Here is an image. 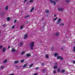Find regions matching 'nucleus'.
Returning a JSON list of instances; mask_svg holds the SVG:
<instances>
[{"mask_svg": "<svg viewBox=\"0 0 75 75\" xmlns=\"http://www.w3.org/2000/svg\"><path fill=\"white\" fill-rule=\"evenodd\" d=\"M34 43L33 42H32L30 43V49L31 50H33V47H34Z\"/></svg>", "mask_w": 75, "mask_h": 75, "instance_id": "nucleus-1", "label": "nucleus"}, {"mask_svg": "<svg viewBox=\"0 0 75 75\" xmlns=\"http://www.w3.org/2000/svg\"><path fill=\"white\" fill-rule=\"evenodd\" d=\"M57 9L58 11H63L64 10V9L62 8L58 7L57 8Z\"/></svg>", "mask_w": 75, "mask_h": 75, "instance_id": "nucleus-2", "label": "nucleus"}, {"mask_svg": "<svg viewBox=\"0 0 75 75\" xmlns=\"http://www.w3.org/2000/svg\"><path fill=\"white\" fill-rule=\"evenodd\" d=\"M51 3L52 4V3H54V5H55L56 4V2H55V1H52V0H50Z\"/></svg>", "mask_w": 75, "mask_h": 75, "instance_id": "nucleus-3", "label": "nucleus"}, {"mask_svg": "<svg viewBox=\"0 0 75 75\" xmlns=\"http://www.w3.org/2000/svg\"><path fill=\"white\" fill-rule=\"evenodd\" d=\"M61 19L60 18H59L58 20V21L57 22V24H60V23H61Z\"/></svg>", "mask_w": 75, "mask_h": 75, "instance_id": "nucleus-4", "label": "nucleus"}, {"mask_svg": "<svg viewBox=\"0 0 75 75\" xmlns=\"http://www.w3.org/2000/svg\"><path fill=\"white\" fill-rule=\"evenodd\" d=\"M26 55L27 57V58L29 57H31V55L30 53L26 54Z\"/></svg>", "mask_w": 75, "mask_h": 75, "instance_id": "nucleus-5", "label": "nucleus"}, {"mask_svg": "<svg viewBox=\"0 0 75 75\" xmlns=\"http://www.w3.org/2000/svg\"><path fill=\"white\" fill-rule=\"evenodd\" d=\"M6 49L5 47L3 48L2 49V51L3 52H6Z\"/></svg>", "mask_w": 75, "mask_h": 75, "instance_id": "nucleus-6", "label": "nucleus"}, {"mask_svg": "<svg viewBox=\"0 0 75 75\" xmlns=\"http://www.w3.org/2000/svg\"><path fill=\"white\" fill-rule=\"evenodd\" d=\"M65 71L64 69H63L60 72H61L62 74H63V73H64V72H65Z\"/></svg>", "mask_w": 75, "mask_h": 75, "instance_id": "nucleus-7", "label": "nucleus"}, {"mask_svg": "<svg viewBox=\"0 0 75 75\" xmlns=\"http://www.w3.org/2000/svg\"><path fill=\"white\" fill-rule=\"evenodd\" d=\"M59 33L58 32L56 33H55V35L56 36H58L59 35Z\"/></svg>", "mask_w": 75, "mask_h": 75, "instance_id": "nucleus-8", "label": "nucleus"}, {"mask_svg": "<svg viewBox=\"0 0 75 75\" xmlns=\"http://www.w3.org/2000/svg\"><path fill=\"white\" fill-rule=\"evenodd\" d=\"M34 10V7H33L30 10V11L31 12H32V11H33V10Z\"/></svg>", "mask_w": 75, "mask_h": 75, "instance_id": "nucleus-9", "label": "nucleus"}, {"mask_svg": "<svg viewBox=\"0 0 75 75\" xmlns=\"http://www.w3.org/2000/svg\"><path fill=\"white\" fill-rule=\"evenodd\" d=\"M19 62V61H15L14 62V63L15 64H17V63H18Z\"/></svg>", "mask_w": 75, "mask_h": 75, "instance_id": "nucleus-10", "label": "nucleus"}, {"mask_svg": "<svg viewBox=\"0 0 75 75\" xmlns=\"http://www.w3.org/2000/svg\"><path fill=\"white\" fill-rule=\"evenodd\" d=\"M27 37V34L25 35V36H24V39H26Z\"/></svg>", "mask_w": 75, "mask_h": 75, "instance_id": "nucleus-11", "label": "nucleus"}, {"mask_svg": "<svg viewBox=\"0 0 75 75\" xmlns=\"http://www.w3.org/2000/svg\"><path fill=\"white\" fill-rule=\"evenodd\" d=\"M16 50L14 49V48H12L11 50L12 52H14V51H16Z\"/></svg>", "mask_w": 75, "mask_h": 75, "instance_id": "nucleus-12", "label": "nucleus"}, {"mask_svg": "<svg viewBox=\"0 0 75 75\" xmlns=\"http://www.w3.org/2000/svg\"><path fill=\"white\" fill-rule=\"evenodd\" d=\"M66 1L67 3H69L70 2V0H66Z\"/></svg>", "mask_w": 75, "mask_h": 75, "instance_id": "nucleus-13", "label": "nucleus"}, {"mask_svg": "<svg viewBox=\"0 0 75 75\" xmlns=\"http://www.w3.org/2000/svg\"><path fill=\"white\" fill-rule=\"evenodd\" d=\"M30 17V16L29 15L26 16L25 17V18H29Z\"/></svg>", "mask_w": 75, "mask_h": 75, "instance_id": "nucleus-14", "label": "nucleus"}, {"mask_svg": "<svg viewBox=\"0 0 75 75\" xmlns=\"http://www.w3.org/2000/svg\"><path fill=\"white\" fill-rule=\"evenodd\" d=\"M45 57L46 58H48V57H49V56H48V54H46Z\"/></svg>", "mask_w": 75, "mask_h": 75, "instance_id": "nucleus-15", "label": "nucleus"}, {"mask_svg": "<svg viewBox=\"0 0 75 75\" xmlns=\"http://www.w3.org/2000/svg\"><path fill=\"white\" fill-rule=\"evenodd\" d=\"M23 42H22L21 43H20V46L22 47V46L23 45Z\"/></svg>", "mask_w": 75, "mask_h": 75, "instance_id": "nucleus-16", "label": "nucleus"}, {"mask_svg": "<svg viewBox=\"0 0 75 75\" xmlns=\"http://www.w3.org/2000/svg\"><path fill=\"white\" fill-rule=\"evenodd\" d=\"M58 68V66H54L53 67L54 69H57V68Z\"/></svg>", "mask_w": 75, "mask_h": 75, "instance_id": "nucleus-17", "label": "nucleus"}, {"mask_svg": "<svg viewBox=\"0 0 75 75\" xmlns=\"http://www.w3.org/2000/svg\"><path fill=\"white\" fill-rule=\"evenodd\" d=\"M60 70H61L60 69V68H58L57 69V71L58 72H61Z\"/></svg>", "mask_w": 75, "mask_h": 75, "instance_id": "nucleus-18", "label": "nucleus"}, {"mask_svg": "<svg viewBox=\"0 0 75 75\" xmlns=\"http://www.w3.org/2000/svg\"><path fill=\"white\" fill-rule=\"evenodd\" d=\"M27 66V64H24L23 65V68H25V67H26Z\"/></svg>", "mask_w": 75, "mask_h": 75, "instance_id": "nucleus-19", "label": "nucleus"}, {"mask_svg": "<svg viewBox=\"0 0 75 75\" xmlns=\"http://www.w3.org/2000/svg\"><path fill=\"white\" fill-rule=\"evenodd\" d=\"M25 54V51L23 52H22V53L21 54V55H24Z\"/></svg>", "mask_w": 75, "mask_h": 75, "instance_id": "nucleus-20", "label": "nucleus"}, {"mask_svg": "<svg viewBox=\"0 0 75 75\" xmlns=\"http://www.w3.org/2000/svg\"><path fill=\"white\" fill-rule=\"evenodd\" d=\"M45 69H43V70H42V72L43 73H44L45 72Z\"/></svg>", "mask_w": 75, "mask_h": 75, "instance_id": "nucleus-21", "label": "nucleus"}, {"mask_svg": "<svg viewBox=\"0 0 75 75\" xmlns=\"http://www.w3.org/2000/svg\"><path fill=\"white\" fill-rule=\"evenodd\" d=\"M57 58L58 59H60V58H61V57L59 56H58L57 57Z\"/></svg>", "mask_w": 75, "mask_h": 75, "instance_id": "nucleus-22", "label": "nucleus"}, {"mask_svg": "<svg viewBox=\"0 0 75 75\" xmlns=\"http://www.w3.org/2000/svg\"><path fill=\"white\" fill-rule=\"evenodd\" d=\"M33 65L34 64H30L29 66V68H31V67H33Z\"/></svg>", "mask_w": 75, "mask_h": 75, "instance_id": "nucleus-23", "label": "nucleus"}, {"mask_svg": "<svg viewBox=\"0 0 75 75\" xmlns=\"http://www.w3.org/2000/svg\"><path fill=\"white\" fill-rule=\"evenodd\" d=\"M23 27H24V25H22L21 27H20V29H21V30H22L23 28Z\"/></svg>", "mask_w": 75, "mask_h": 75, "instance_id": "nucleus-24", "label": "nucleus"}, {"mask_svg": "<svg viewBox=\"0 0 75 75\" xmlns=\"http://www.w3.org/2000/svg\"><path fill=\"white\" fill-rule=\"evenodd\" d=\"M45 12L46 13H49V10H47Z\"/></svg>", "mask_w": 75, "mask_h": 75, "instance_id": "nucleus-25", "label": "nucleus"}, {"mask_svg": "<svg viewBox=\"0 0 75 75\" xmlns=\"http://www.w3.org/2000/svg\"><path fill=\"white\" fill-rule=\"evenodd\" d=\"M57 18H57V17H56V18H54L53 19V20L54 21H55V20H57Z\"/></svg>", "mask_w": 75, "mask_h": 75, "instance_id": "nucleus-26", "label": "nucleus"}, {"mask_svg": "<svg viewBox=\"0 0 75 75\" xmlns=\"http://www.w3.org/2000/svg\"><path fill=\"white\" fill-rule=\"evenodd\" d=\"M7 61V60L6 59L4 61V63H6V62Z\"/></svg>", "mask_w": 75, "mask_h": 75, "instance_id": "nucleus-27", "label": "nucleus"}, {"mask_svg": "<svg viewBox=\"0 0 75 75\" xmlns=\"http://www.w3.org/2000/svg\"><path fill=\"white\" fill-rule=\"evenodd\" d=\"M54 56L55 57H57V53H55L54 54Z\"/></svg>", "mask_w": 75, "mask_h": 75, "instance_id": "nucleus-28", "label": "nucleus"}, {"mask_svg": "<svg viewBox=\"0 0 75 75\" xmlns=\"http://www.w3.org/2000/svg\"><path fill=\"white\" fill-rule=\"evenodd\" d=\"M6 10H8V6H7L6 7Z\"/></svg>", "mask_w": 75, "mask_h": 75, "instance_id": "nucleus-29", "label": "nucleus"}, {"mask_svg": "<svg viewBox=\"0 0 75 75\" xmlns=\"http://www.w3.org/2000/svg\"><path fill=\"white\" fill-rule=\"evenodd\" d=\"M24 61V59H23L22 60H21V62H23Z\"/></svg>", "mask_w": 75, "mask_h": 75, "instance_id": "nucleus-30", "label": "nucleus"}, {"mask_svg": "<svg viewBox=\"0 0 75 75\" xmlns=\"http://www.w3.org/2000/svg\"><path fill=\"white\" fill-rule=\"evenodd\" d=\"M0 49H1V48H3V45H1L0 46Z\"/></svg>", "mask_w": 75, "mask_h": 75, "instance_id": "nucleus-31", "label": "nucleus"}, {"mask_svg": "<svg viewBox=\"0 0 75 75\" xmlns=\"http://www.w3.org/2000/svg\"><path fill=\"white\" fill-rule=\"evenodd\" d=\"M7 20L8 21H10V18H7Z\"/></svg>", "mask_w": 75, "mask_h": 75, "instance_id": "nucleus-32", "label": "nucleus"}, {"mask_svg": "<svg viewBox=\"0 0 75 75\" xmlns=\"http://www.w3.org/2000/svg\"><path fill=\"white\" fill-rule=\"evenodd\" d=\"M57 72V71H55V70H54V71H53V73L54 74H56V73Z\"/></svg>", "mask_w": 75, "mask_h": 75, "instance_id": "nucleus-33", "label": "nucleus"}, {"mask_svg": "<svg viewBox=\"0 0 75 75\" xmlns=\"http://www.w3.org/2000/svg\"><path fill=\"white\" fill-rule=\"evenodd\" d=\"M33 0H30L29 1L30 3H31V2H33Z\"/></svg>", "mask_w": 75, "mask_h": 75, "instance_id": "nucleus-34", "label": "nucleus"}, {"mask_svg": "<svg viewBox=\"0 0 75 75\" xmlns=\"http://www.w3.org/2000/svg\"><path fill=\"white\" fill-rule=\"evenodd\" d=\"M16 22H17V20L15 19V21H14V23H16Z\"/></svg>", "mask_w": 75, "mask_h": 75, "instance_id": "nucleus-35", "label": "nucleus"}, {"mask_svg": "<svg viewBox=\"0 0 75 75\" xmlns=\"http://www.w3.org/2000/svg\"><path fill=\"white\" fill-rule=\"evenodd\" d=\"M60 60H63V58L61 57H60Z\"/></svg>", "mask_w": 75, "mask_h": 75, "instance_id": "nucleus-36", "label": "nucleus"}, {"mask_svg": "<svg viewBox=\"0 0 75 75\" xmlns=\"http://www.w3.org/2000/svg\"><path fill=\"white\" fill-rule=\"evenodd\" d=\"M4 68V67H1V69H3V68Z\"/></svg>", "mask_w": 75, "mask_h": 75, "instance_id": "nucleus-37", "label": "nucleus"}, {"mask_svg": "<svg viewBox=\"0 0 75 75\" xmlns=\"http://www.w3.org/2000/svg\"><path fill=\"white\" fill-rule=\"evenodd\" d=\"M73 50H74V51H75V47H74Z\"/></svg>", "mask_w": 75, "mask_h": 75, "instance_id": "nucleus-38", "label": "nucleus"}, {"mask_svg": "<svg viewBox=\"0 0 75 75\" xmlns=\"http://www.w3.org/2000/svg\"><path fill=\"white\" fill-rule=\"evenodd\" d=\"M39 69V67H38L36 68L35 69L37 70V69Z\"/></svg>", "mask_w": 75, "mask_h": 75, "instance_id": "nucleus-39", "label": "nucleus"}, {"mask_svg": "<svg viewBox=\"0 0 75 75\" xmlns=\"http://www.w3.org/2000/svg\"><path fill=\"white\" fill-rule=\"evenodd\" d=\"M61 25H64V23H61Z\"/></svg>", "mask_w": 75, "mask_h": 75, "instance_id": "nucleus-40", "label": "nucleus"}, {"mask_svg": "<svg viewBox=\"0 0 75 75\" xmlns=\"http://www.w3.org/2000/svg\"><path fill=\"white\" fill-rule=\"evenodd\" d=\"M27 0H25L24 1V3H26V2L27 1Z\"/></svg>", "mask_w": 75, "mask_h": 75, "instance_id": "nucleus-41", "label": "nucleus"}, {"mask_svg": "<svg viewBox=\"0 0 75 75\" xmlns=\"http://www.w3.org/2000/svg\"><path fill=\"white\" fill-rule=\"evenodd\" d=\"M14 27H15V26H14V25H13L12 27V28H14Z\"/></svg>", "mask_w": 75, "mask_h": 75, "instance_id": "nucleus-42", "label": "nucleus"}, {"mask_svg": "<svg viewBox=\"0 0 75 75\" xmlns=\"http://www.w3.org/2000/svg\"><path fill=\"white\" fill-rule=\"evenodd\" d=\"M6 26V25L5 24H4L3 25V27H5Z\"/></svg>", "mask_w": 75, "mask_h": 75, "instance_id": "nucleus-43", "label": "nucleus"}, {"mask_svg": "<svg viewBox=\"0 0 75 75\" xmlns=\"http://www.w3.org/2000/svg\"><path fill=\"white\" fill-rule=\"evenodd\" d=\"M9 75H14V74H10Z\"/></svg>", "mask_w": 75, "mask_h": 75, "instance_id": "nucleus-44", "label": "nucleus"}, {"mask_svg": "<svg viewBox=\"0 0 75 75\" xmlns=\"http://www.w3.org/2000/svg\"><path fill=\"white\" fill-rule=\"evenodd\" d=\"M37 75V73H35V74H34L33 75Z\"/></svg>", "mask_w": 75, "mask_h": 75, "instance_id": "nucleus-45", "label": "nucleus"}, {"mask_svg": "<svg viewBox=\"0 0 75 75\" xmlns=\"http://www.w3.org/2000/svg\"><path fill=\"white\" fill-rule=\"evenodd\" d=\"M44 65V64L43 63H42V65Z\"/></svg>", "mask_w": 75, "mask_h": 75, "instance_id": "nucleus-46", "label": "nucleus"}, {"mask_svg": "<svg viewBox=\"0 0 75 75\" xmlns=\"http://www.w3.org/2000/svg\"><path fill=\"white\" fill-rule=\"evenodd\" d=\"M10 48V47L9 46H8V49H9V48Z\"/></svg>", "mask_w": 75, "mask_h": 75, "instance_id": "nucleus-47", "label": "nucleus"}, {"mask_svg": "<svg viewBox=\"0 0 75 75\" xmlns=\"http://www.w3.org/2000/svg\"><path fill=\"white\" fill-rule=\"evenodd\" d=\"M52 50H54V48L52 47Z\"/></svg>", "mask_w": 75, "mask_h": 75, "instance_id": "nucleus-48", "label": "nucleus"}, {"mask_svg": "<svg viewBox=\"0 0 75 75\" xmlns=\"http://www.w3.org/2000/svg\"><path fill=\"white\" fill-rule=\"evenodd\" d=\"M74 64H75V61H73Z\"/></svg>", "mask_w": 75, "mask_h": 75, "instance_id": "nucleus-49", "label": "nucleus"}, {"mask_svg": "<svg viewBox=\"0 0 75 75\" xmlns=\"http://www.w3.org/2000/svg\"><path fill=\"white\" fill-rule=\"evenodd\" d=\"M44 19V18H43L42 19V20H43Z\"/></svg>", "mask_w": 75, "mask_h": 75, "instance_id": "nucleus-50", "label": "nucleus"}, {"mask_svg": "<svg viewBox=\"0 0 75 75\" xmlns=\"http://www.w3.org/2000/svg\"><path fill=\"white\" fill-rule=\"evenodd\" d=\"M61 50H63V48H62L61 49Z\"/></svg>", "mask_w": 75, "mask_h": 75, "instance_id": "nucleus-51", "label": "nucleus"}, {"mask_svg": "<svg viewBox=\"0 0 75 75\" xmlns=\"http://www.w3.org/2000/svg\"><path fill=\"white\" fill-rule=\"evenodd\" d=\"M54 16L55 17H56V15L55 14V15H54Z\"/></svg>", "mask_w": 75, "mask_h": 75, "instance_id": "nucleus-52", "label": "nucleus"}, {"mask_svg": "<svg viewBox=\"0 0 75 75\" xmlns=\"http://www.w3.org/2000/svg\"><path fill=\"white\" fill-rule=\"evenodd\" d=\"M46 17H48V15H46Z\"/></svg>", "mask_w": 75, "mask_h": 75, "instance_id": "nucleus-53", "label": "nucleus"}, {"mask_svg": "<svg viewBox=\"0 0 75 75\" xmlns=\"http://www.w3.org/2000/svg\"><path fill=\"white\" fill-rule=\"evenodd\" d=\"M57 63H55L56 65H57Z\"/></svg>", "mask_w": 75, "mask_h": 75, "instance_id": "nucleus-54", "label": "nucleus"}, {"mask_svg": "<svg viewBox=\"0 0 75 75\" xmlns=\"http://www.w3.org/2000/svg\"><path fill=\"white\" fill-rule=\"evenodd\" d=\"M1 33V31H0V33Z\"/></svg>", "mask_w": 75, "mask_h": 75, "instance_id": "nucleus-55", "label": "nucleus"}, {"mask_svg": "<svg viewBox=\"0 0 75 75\" xmlns=\"http://www.w3.org/2000/svg\"><path fill=\"white\" fill-rule=\"evenodd\" d=\"M57 55H59V54H57Z\"/></svg>", "mask_w": 75, "mask_h": 75, "instance_id": "nucleus-56", "label": "nucleus"}, {"mask_svg": "<svg viewBox=\"0 0 75 75\" xmlns=\"http://www.w3.org/2000/svg\"><path fill=\"white\" fill-rule=\"evenodd\" d=\"M74 43H75V41L74 42Z\"/></svg>", "mask_w": 75, "mask_h": 75, "instance_id": "nucleus-57", "label": "nucleus"}, {"mask_svg": "<svg viewBox=\"0 0 75 75\" xmlns=\"http://www.w3.org/2000/svg\"><path fill=\"white\" fill-rule=\"evenodd\" d=\"M27 22H28V21H27Z\"/></svg>", "mask_w": 75, "mask_h": 75, "instance_id": "nucleus-58", "label": "nucleus"}, {"mask_svg": "<svg viewBox=\"0 0 75 75\" xmlns=\"http://www.w3.org/2000/svg\"><path fill=\"white\" fill-rule=\"evenodd\" d=\"M72 75V74H71V75Z\"/></svg>", "mask_w": 75, "mask_h": 75, "instance_id": "nucleus-59", "label": "nucleus"}]
</instances>
